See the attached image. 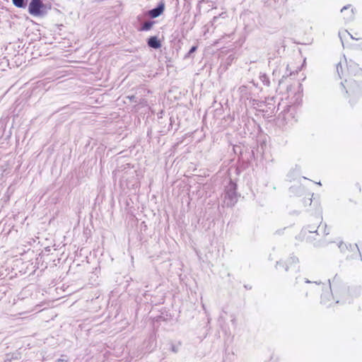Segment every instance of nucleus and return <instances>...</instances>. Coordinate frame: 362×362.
Masks as SVG:
<instances>
[{
    "label": "nucleus",
    "mask_w": 362,
    "mask_h": 362,
    "mask_svg": "<svg viewBox=\"0 0 362 362\" xmlns=\"http://www.w3.org/2000/svg\"><path fill=\"white\" fill-rule=\"evenodd\" d=\"M238 194L236 192V185L231 180L225 187L223 195V203L227 206H233L237 202Z\"/></svg>",
    "instance_id": "1"
},
{
    "label": "nucleus",
    "mask_w": 362,
    "mask_h": 362,
    "mask_svg": "<svg viewBox=\"0 0 362 362\" xmlns=\"http://www.w3.org/2000/svg\"><path fill=\"white\" fill-rule=\"evenodd\" d=\"M298 259L296 257H289L280 260L276 263V269L283 272L297 271L299 269Z\"/></svg>",
    "instance_id": "2"
},
{
    "label": "nucleus",
    "mask_w": 362,
    "mask_h": 362,
    "mask_svg": "<svg viewBox=\"0 0 362 362\" xmlns=\"http://www.w3.org/2000/svg\"><path fill=\"white\" fill-rule=\"evenodd\" d=\"M28 11L30 14L34 16H42L47 13L46 6L41 0H31L29 4Z\"/></svg>",
    "instance_id": "3"
},
{
    "label": "nucleus",
    "mask_w": 362,
    "mask_h": 362,
    "mask_svg": "<svg viewBox=\"0 0 362 362\" xmlns=\"http://www.w3.org/2000/svg\"><path fill=\"white\" fill-rule=\"evenodd\" d=\"M165 5L163 3H160L158 5L157 7L150 10L148 11V15L154 18L158 17L164 11Z\"/></svg>",
    "instance_id": "4"
},
{
    "label": "nucleus",
    "mask_w": 362,
    "mask_h": 362,
    "mask_svg": "<svg viewBox=\"0 0 362 362\" xmlns=\"http://www.w3.org/2000/svg\"><path fill=\"white\" fill-rule=\"evenodd\" d=\"M148 45L153 49H158L161 46L160 41L156 36L151 37L148 40Z\"/></svg>",
    "instance_id": "5"
},
{
    "label": "nucleus",
    "mask_w": 362,
    "mask_h": 362,
    "mask_svg": "<svg viewBox=\"0 0 362 362\" xmlns=\"http://www.w3.org/2000/svg\"><path fill=\"white\" fill-rule=\"evenodd\" d=\"M154 21H146L144 23L142 27L140 28L141 31H147L151 29Z\"/></svg>",
    "instance_id": "6"
},
{
    "label": "nucleus",
    "mask_w": 362,
    "mask_h": 362,
    "mask_svg": "<svg viewBox=\"0 0 362 362\" xmlns=\"http://www.w3.org/2000/svg\"><path fill=\"white\" fill-rule=\"evenodd\" d=\"M13 4L18 8H23L25 6V0H12Z\"/></svg>",
    "instance_id": "7"
},
{
    "label": "nucleus",
    "mask_w": 362,
    "mask_h": 362,
    "mask_svg": "<svg viewBox=\"0 0 362 362\" xmlns=\"http://www.w3.org/2000/svg\"><path fill=\"white\" fill-rule=\"evenodd\" d=\"M329 297H332V293L329 291H327L324 296L322 297V303L326 304L327 300H329Z\"/></svg>",
    "instance_id": "8"
},
{
    "label": "nucleus",
    "mask_w": 362,
    "mask_h": 362,
    "mask_svg": "<svg viewBox=\"0 0 362 362\" xmlns=\"http://www.w3.org/2000/svg\"><path fill=\"white\" fill-rule=\"evenodd\" d=\"M361 187H360V185H358V184H357V185H356L352 188V189H351V191H352V193H353V194H355V193H356V192H361Z\"/></svg>",
    "instance_id": "9"
},
{
    "label": "nucleus",
    "mask_w": 362,
    "mask_h": 362,
    "mask_svg": "<svg viewBox=\"0 0 362 362\" xmlns=\"http://www.w3.org/2000/svg\"><path fill=\"white\" fill-rule=\"evenodd\" d=\"M197 46L192 47L191 49H189V52L186 55V57H189L192 53H194L197 50Z\"/></svg>",
    "instance_id": "10"
},
{
    "label": "nucleus",
    "mask_w": 362,
    "mask_h": 362,
    "mask_svg": "<svg viewBox=\"0 0 362 362\" xmlns=\"http://www.w3.org/2000/svg\"><path fill=\"white\" fill-rule=\"evenodd\" d=\"M56 362H68V360L64 358V356H62L61 358H59Z\"/></svg>",
    "instance_id": "11"
},
{
    "label": "nucleus",
    "mask_w": 362,
    "mask_h": 362,
    "mask_svg": "<svg viewBox=\"0 0 362 362\" xmlns=\"http://www.w3.org/2000/svg\"><path fill=\"white\" fill-rule=\"evenodd\" d=\"M172 351L175 353H177L178 351V348L176 347L175 346L173 345L172 346Z\"/></svg>",
    "instance_id": "12"
},
{
    "label": "nucleus",
    "mask_w": 362,
    "mask_h": 362,
    "mask_svg": "<svg viewBox=\"0 0 362 362\" xmlns=\"http://www.w3.org/2000/svg\"><path fill=\"white\" fill-rule=\"evenodd\" d=\"M346 33V30H344V31H341V32H339V35L341 37H344L345 36V33Z\"/></svg>",
    "instance_id": "13"
},
{
    "label": "nucleus",
    "mask_w": 362,
    "mask_h": 362,
    "mask_svg": "<svg viewBox=\"0 0 362 362\" xmlns=\"http://www.w3.org/2000/svg\"><path fill=\"white\" fill-rule=\"evenodd\" d=\"M358 250H359L361 257H362V247L361 249H359Z\"/></svg>",
    "instance_id": "14"
},
{
    "label": "nucleus",
    "mask_w": 362,
    "mask_h": 362,
    "mask_svg": "<svg viewBox=\"0 0 362 362\" xmlns=\"http://www.w3.org/2000/svg\"><path fill=\"white\" fill-rule=\"evenodd\" d=\"M346 8H348V7L344 6V7L341 9V11H343L344 10H345V9H346Z\"/></svg>",
    "instance_id": "15"
}]
</instances>
